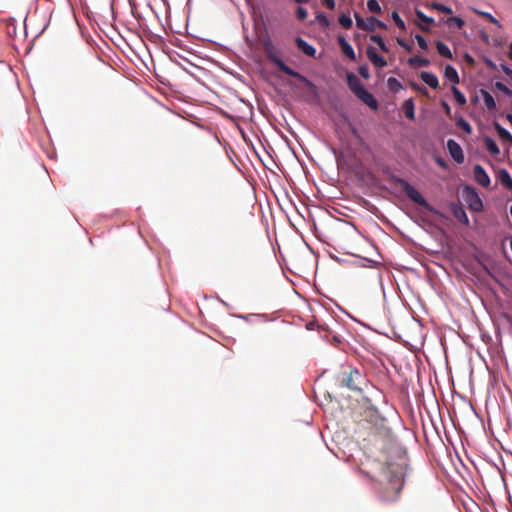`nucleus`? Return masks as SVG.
I'll use <instances>...</instances> for the list:
<instances>
[{"mask_svg": "<svg viewBox=\"0 0 512 512\" xmlns=\"http://www.w3.org/2000/svg\"><path fill=\"white\" fill-rule=\"evenodd\" d=\"M415 39L421 49H423V50L428 49L427 41L425 40V38L423 36H421L420 34H417V35H415Z\"/></svg>", "mask_w": 512, "mask_h": 512, "instance_id": "nucleus-37", "label": "nucleus"}, {"mask_svg": "<svg viewBox=\"0 0 512 512\" xmlns=\"http://www.w3.org/2000/svg\"><path fill=\"white\" fill-rule=\"evenodd\" d=\"M466 59H467L468 61H470V62H473L472 57H471V56H469V55H466Z\"/></svg>", "mask_w": 512, "mask_h": 512, "instance_id": "nucleus-49", "label": "nucleus"}, {"mask_svg": "<svg viewBox=\"0 0 512 512\" xmlns=\"http://www.w3.org/2000/svg\"><path fill=\"white\" fill-rule=\"evenodd\" d=\"M502 69H503L504 73L507 76L512 78V70L510 68H508L507 66L502 65Z\"/></svg>", "mask_w": 512, "mask_h": 512, "instance_id": "nucleus-42", "label": "nucleus"}, {"mask_svg": "<svg viewBox=\"0 0 512 512\" xmlns=\"http://www.w3.org/2000/svg\"><path fill=\"white\" fill-rule=\"evenodd\" d=\"M364 104H366L368 107H370L373 110H376L378 108V103L374 96L363 88H358V93L356 95Z\"/></svg>", "mask_w": 512, "mask_h": 512, "instance_id": "nucleus-8", "label": "nucleus"}, {"mask_svg": "<svg viewBox=\"0 0 512 512\" xmlns=\"http://www.w3.org/2000/svg\"><path fill=\"white\" fill-rule=\"evenodd\" d=\"M370 40L374 43H376L380 50L387 53L389 51L388 47L386 46L383 38L380 35H371Z\"/></svg>", "mask_w": 512, "mask_h": 512, "instance_id": "nucleus-24", "label": "nucleus"}, {"mask_svg": "<svg viewBox=\"0 0 512 512\" xmlns=\"http://www.w3.org/2000/svg\"><path fill=\"white\" fill-rule=\"evenodd\" d=\"M495 88L501 92H503L505 95H507L508 97H511L512 96V90L510 88H508L504 83L502 82H496L495 83Z\"/></svg>", "mask_w": 512, "mask_h": 512, "instance_id": "nucleus-33", "label": "nucleus"}, {"mask_svg": "<svg viewBox=\"0 0 512 512\" xmlns=\"http://www.w3.org/2000/svg\"><path fill=\"white\" fill-rule=\"evenodd\" d=\"M430 7L445 14H452V9L450 7L438 2L431 3Z\"/></svg>", "mask_w": 512, "mask_h": 512, "instance_id": "nucleus-29", "label": "nucleus"}, {"mask_svg": "<svg viewBox=\"0 0 512 512\" xmlns=\"http://www.w3.org/2000/svg\"><path fill=\"white\" fill-rule=\"evenodd\" d=\"M438 163H439L441 166H444V162H442L441 160H438Z\"/></svg>", "mask_w": 512, "mask_h": 512, "instance_id": "nucleus-50", "label": "nucleus"}, {"mask_svg": "<svg viewBox=\"0 0 512 512\" xmlns=\"http://www.w3.org/2000/svg\"><path fill=\"white\" fill-rule=\"evenodd\" d=\"M452 92H453V95H454V98L456 100V102L459 104V105H465L466 104V97L465 95L455 86L452 87Z\"/></svg>", "mask_w": 512, "mask_h": 512, "instance_id": "nucleus-25", "label": "nucleus"}, {"mask_svg": "<svg viewBox=\"0 0 512 512\" xmlns=\"http://www.w3.org/2000/svg\"><path fill=\"white\" fill-rule=\"evenodd\" d=\"M474 12L482 17H484L485 19H487L489 22L493 23V24H496V25H499V22L498 20L493 17L490 13L488 12H483V11H480V10H477V9H474Z\"/></svg>", "mask_w": 512, "mask_h": 512, "instance_id": "nucleus-31", "label": "nucleus"}, {"mask_svg": "<svg viewBox=\"0 0 512 512\" xmlns=\"http://www.w3.org/2000/svg\"><path fill=\"white\" fill-rule=\"evenodd\" d=\"M393 82H397V80L395 78H389L388 79V83L389 85L391 86Z\"/></svg>", "mask_w": 512, "mask_h": 512, "instance_id": "nucleus-47", "label": "nucleus"}, {"mask_svg": "<svg viewBox=\"0 0 512 512\" xmlns=\"http://www.w3.org/2000/svg\"><path fill=\"white\" fill-rule=\"evenodd\" d=\"M338 44H339V46L341 48L342 53L347 58H349L351 61H355L356 60V55H355V52L353 50V47L349 44V42L343 36H339L338 37Z\"/></svg>", "mask_w": 512, "mask_h": 512, "instance_id": "nucleus-9", "label": "nucleus"}, {"mask_svg": "<svg viewBox=\"0 0 512 512\" xmlns=\"http://www.w3.org/2000/svg\"><path fill=\"white\" fill-rule=\"evenodd\" d=\"M509 58L512 60V43L509 45V52H508Z\"/></svg>", "mask_w": 512, "mask_h": 512, "instance_id": "nucleus-44", "label": "nucleus"}, {"mask_svg": "<svg viewBox=\"0 0 512 512\" xmlns=\"http://www.w3.org/2000/svg\"><path fill=\"white\" fill-rule=\"evenodd\" d=\"M408 65L411 68H420V67H428L430 65V61L427 58L421 56H413L408 59Z\"/></svg>", "mask_w": 512, "mask_h": 512, "instance_id": "nucleus-15", "label": "nucleus"}, {"mask_svg": "<svg viewBox=\"0 0 512 512\" xmlns=\"http://www.w3.org/2000/svg\"><path fill=\"white\" fill-rule=\"evenodd\" d=\"M414 102L412 98L407 99L404 101L402 105L403 112L406 116V118L410 120H414L415 118V109H414Z\"/></svg>", "mask_w": 512, "mask_h": 512, "instance_id": "nucleus-17", "label": "nucleus"}, {"mask_svg": "<svg viewBox=\"0 0 512 512\" xmlns=\"http://www.w3.org/2000/svg\"><path fill=\"white\" fill-rule=\"evenodd\" d=\"M338 22L344 29H350L353 24L352 19L346 14H341L338 18Z\"/></svg>", "mask_w": 512, "mask_h": 512, "instance_id": "nucleus-27", "label": "nucleus"}, {"mask_svg": "<svg viewBox=\"0 0 512 512\" xmlns=\"http://www.w3.org/2000/svg\"><path fill=\"white\" fill-rule=\"evenodd\" d=\"M447 149L451 157L458 163L464 162V154L461 146L453 139L447 141Z\"/></svg>", "mask_w": 512, "mask_h": 512, "instance_id": "nucleus-6", "label": "nucleus"}, {"mask_svg": "<svg viewBox=\"0 0 512 512\" xmlns=\"http://www.w3.org/2000/svg\"><path fill=\"white\" fill-rule=\"evenodd\" d=\"M358 72H359L360 76L363 77L364 79H369L370 73H369V67L367 64L361 65L358 68Z\"/></svg>", "mask_w": 512, "mask_h": 512, "instance_id": "nucleus-36", "label": "nucleus"}, {"mask_svg": "<svg viewBox=\"0 0 512 512\" xmlns=\"http://www.w3.org/2000/svg\"><path fill=\"white\" fill-rule=\"evenodd\" d=\"M316 21L323 28H327L330 25V22H329L328 18L326 17V15H324L322 13H320L316 16Z\"/></svg>", "mask_w": 512, "mask_h": 512, "instance_id": "nucleus-34", "label": "nucleus"}, {"mask_svg": "<svg viewBox=\"0 0 512 512\" xmlns=\"http://www.w3.org/2000/svg\"><path fill=\"white\" fill-rule=\"evenodd\" d=\"M367 57L372 62V64L377 68H384L387 66V61L382 56L378 55L374 48L369 47L367 49Z\"/></svg>", "mask_w": 512, "mask_h": 512, "instance_id": "nucleus-10", "label": "nucleus"}, {"mask_svg": "<svg viewBox=\"0 0 512 512\" xmlns=\"http://www.w3.org/2000/svg\"><path fill=\"white\" fill-rule=\"evenodd\" d=\"M473 175H474L475 181L479 185H481L483 187H488L490 185V177L488 176V174L486 173V171L484 170V168L481 165L476 164L473 167Z\"/></svg>", "mask_w": 512, "mask_h": 512, "instance_id": "nucleus-7", "label": "nucleus"}, {"mask_svg": "<svg viewBox=\"0 0 512 512\" xmlns=\"http://www.w3.org/2000/svg\"><path fill=\"white\" fill-rule=\"evenodd\" d=\"M420 29H422L423 31H429L430 28L428 26H424V25H419Z\"/></svg>", "mask_w": 512, "mask_h": 512, "instance_id": "nucleus-46", "label": "nucleus"}, {"mask_svg": "<svg viewBox=\"0 0 512 512\" xmlns=\"http://www.w3.org/2000/svg\"><path fill=\"white\" fill-rule=\"evenodd\" d=\"M436 49H437V52L442 57H445V58H448V59L452 58V52H451L450 48L444 42L437 41L436 42Z\"/></svg>", "mask_w": 512, "mask_h": 512, "instance_id": "nucleus-22", "label": "nucleus"}, {"mask_svg": "<svg viewBox=\"0 0 512 512\" xmlns=\"http://www.w3.org/2000/svg\"><path fill=\"white\" fill-rule=\"evenodd\" d=\"M347 82L349 88L355 95L358 93V88H363V85L360 83L359 79L352 73L347 75Z\"/></svg>", "mask_w": 512, "mask_h": 512, "instance_id": "nucleus-20", "label": "nucleus"}, {"mask_svg": "<svg viewBox=\"0 0 512 512\" xmlns=\"http://www.w3.org/2000/svg\"><path fill=\"white\" fill-rule=\"evenodd\" d=\"M447 22L449 24H452V23L455 24L458 29H461L465 24L464 20L457 16H452V17L448 18Z\"/></svg>", "mask_w": 512, "mask_h": 512, "instance_id": "nucleus-35", "label": "nucleus"}, {"mask_svg": "<svg viewBox=\"0 0 512 512\" xmlns=\"http://www.w3.org/2000/svg\"><path fill=\"white\" fill-rule=\"evenodd\" d=\"M367 8L372 13H381V7L377 0H368Z\"/></svg>", "mask_w": 512, "mask_h": 512, "instance_id": "nucleus-30", "label": "nucleus"}, {"mask_svg": "<svg viewBox=\"0 0 512 512\" xmlns=\"http://www.w3.org/2000/svg\"><path fill=\"white\" fill-rule=\"evenodd\" d=\"M411 86H412L415 90H417V91H419V92H421V93H427V89H426L425 87H423V86H419L418 84H416V83H414V82H412V83H411Z\"/></svg>", "mask_w": 512, "mask_h": 512, "instance_id": "nucleus-40", "label": "nucleus"}, {"mask_svg": "<svg viewBox=\"0 0 512 512\" xmlns=\"http://www.w3.org/2000/svg\"><path fill=\"white\" fill-rule=\"evenodd\" d=\"M484 144H485L486 149L490 152V154L496 156L500 153V150H499L496 142L492 138L485 137Z\"/></svg>", "mask_w": 512, "mask_h": 512, "instance_id": "nucleus-23", "label": "nucleus"}, {"mask_svg": "<svg viewBox=\"0 0 512 512\" xmlns=\"http://www.w3.org/2000/svg\"><path fill=\"white\" fill-rule=\"evenodd\" d=\"M396 182L400 185L402 192L405 193L410 200L427 210H431L429 203L414 186L400 178H398Z\"/></svg>", "mask_w": 512, "mask_h": 512, "instance_id": "nucleus-4", "label": "nucleus"}, {"mask_svg": "<svg viewBox=\"0 0 512 512\" xmlns=\"http://www.w3.org/2000/svg\"><path fill=\"white\" fill-rule=\"evenodd\" d=\"M358 427L368 449L374 448L385 454L395 451L401 461L394 464L388 458L385 462L368 458L362 464L360 471L373 481L380 483L387 481L391 489L399 492L403 483L405 455L397 445L395 435L388 427L386 419L380 416L376 410L367 409L364 411V417Z\"/></svg>", "mask_w": 512, "mask_h": 512, "instance_id": "nucleus-1", "label": "nucleus"}, {"mask_svg": "<svg viewBox=\"0 0 512 512\" xmlns=\"http://www.w3.org/2000/svg\"><path fill=\"white\" fill-rule=\"evenodd\" d=\"M265 51L267 52V55H268V58L270 59V61H272L274 64H276L280 71L284 72L285 74H287L291 77L297 78L299 81L303 82L307 86L311 96L314 99L319 98L318 88L312 81H310L304 75L300 74L299 72H297V71L291 69L289 66H287L279 57H277L270 51V47H265Z\"/></svg>", "mask_w": 512, "mask_h": 512, "instance_id": "nucleus-2", "label": "nucleus"}, {"mask_svg": "<svg viewBox=\"0 0 512 512\" xmlns=\"http://www.w3.org/2000/svg\"><path fill=\"white\" fill-rule=\"evenodd\" d=\"M354 18L356 20V26L361 30L372 32L376 27L386 29L385 23L375 17H368L364 20L359 13L354 12Z\"/></svg>", "mask_w": 512, "mask_h": 512, "instance_id": "nucleus-5", "label": "nucleus"}, {"mask_svg": "<svg viewBox=\"0 0 512 512\" xmlns=\"http://www.w3.org/2000/svg\"><path fill=\"white\" fill-rule=\"evenodd\" d=\"M452 213L453 216L461 223L465 225H469V219L467 217V214L462 206L460 205H453L452 206Z\"/></svg>", "mask_w": 512, "mask_h": 512, "instance_id": "nucleus-14", "label": "nucleus"}, {"mask_svg": "<svg viewBox=\"0 0 512 512\" xmlns=\"http://www.w3.org/2000/svg\"><path fill=\"white\" fill-rule=\"evenodd\" d=\"M456 125L457 127H459L460 129H462L466 134H471L472 133V127L471 125L462 117H460L457 121H456Z\"/></svg>", "mask_w": 512, "mask_h": 512, "instance_id": "nucleus-26", "label": "nucleus"}, {"mask_svg": "<svg viewBox=\"0 0 512 512\" xmlns=\"http://www.w3.org/2000/svg\"><path fill=\"white\" fill-rule=\"evenodd\" d=\"M415 14H416L417 18H418L421 22L425 23V24H426V25H428V26L434 23V19H433L432 17H429V16L425 15V14H424L421 10H419V9H416V10H415Z\"/></svg>", "mask_w": 512, "mask_h": 512, "instance_id": "nucleus-28", "label": "nucleus"}, {"mask_svg": "<svg viewBox=\"0 0 512 512\" xmlns=\"http://www.w3.org/2000/svg\"><path fill=\"white\" fill-rule=\"evenodd\" d=\"M444 76H445V78H447L449 81H451L454 84H458L460 81L456 69L451 65H447L445 67Z\"/></svg>", "mask_w": 512, "mask_h": 512, "instance_id": "nucleus-19", "label": "nucleus"}, {"mask_svg": "<svg viewBox=\"0 0 512 512\" xmlns=\"http://www.w3.org/2000/svg\"><path fill=\"white\" fill-rule=\"evenodd\" d=\"M498 179L503 186L512 190V177L507 170L501 169L498 173Z\"/></svg>", "mask_w": 512, "mask_h": 512, "instance_id": "nucleus-18", "label": "nucleus"}, {"mask_svg": "<svg viewBox=\"0 0 512 512\" xmlns=\"http://www.w3.org/2000/svg\"><path fill=\"white\" fill-rule=\"evenodd\" d=\"M337 381L340 386L356 391L361 390L360 385L364 382V376L357 368L346 367L338 373Z\"/></svg>", "mask_w": 512, "mask_h": 512, "instance_id": "nucleus-3", "label": "nucleus"}, {"mask_svg": "<svg viewBox=\"0 0 512 512\" xmlns=\"http://www.w3.org/2000/svg\"><path fill=\"white\" fill-rule=\"evenodd\" d=\"M480 94L483 98L486 108L489 111H494L496 109V103H495L493 96L485 89H481Z\"/></svg>", "mask_w": 512, "mask_h": 512, "instance_id": "nucleus-16", "label": "nucleus"}, {"mask_svg": "<svg viewBox=\"0 0 512 512\" xmlns=\"http://www.w3.org/2000/svg\"><path fill=\"white\" fill-rule=\"evenodd\" d=\"M298 4H305L308 3L309 0H294Z\"/></svg>", "mask_w": 512, "mask_h": 512, "instance_id": "nucleus-45", "label": "nucleus"}, {"mask_svg": "<svg viewBox=\"0 0 512 512\" xmlns=\"http://www.w3.org/2000/svg\"><path fill=\"white\" fill-rule=\"evenodd\" d=\"M468 203H469V207L470 209H472L473 211H481L482 210V201L481 199L479 198L478 194L475 192V191H469L468 192Z\"/></svg>", "mask_w": 512, "mask_h": 512, "instance_id": "nucleus-12", "label": "nucleus"}, {"mask_svg": "<svg viewBox=\"0 0 512 512\" xmlns=\"http://www.w3.org/2000/svg\"><path fill=\"white\" fill-rule=\"evenodd\" d=\"M296 15L299 20H305L308 16V12L305 8L298 7V9L296 11Z\"/></svg>", "mask_w": 512, "mask_h": 512, "instance_id": "nucleus-38", "label": "nucleus"}, {"mask_svg": "<svg viewBox=\"0 0 512 512\" xmlns=\"http://www.w3.org/2000/svg\"><path fill=\"white\" fill-rule=\"evenodd\" d=\"M323 1L328 9L333 10L335 8L334 0H323Z\"/></svg>", "mask_w": 512, "mask_h": 512, "instance_id": "nucleus-41", "label": "nucleus"}, {"mask_svg": "<svg viewBox=\"0 0 512 512\" xmlns=\"http://www.w3.org/2000/svg\"><path fill=\"white\" fill-rule=\"evenodd\" d=\"M507 120L510 122L511 126H512V114H508L506 116Z\"/></svg>", "mask_w": 512, "mask_h": 512, "instance_id": "nucleus-48", "label": "nucleus"}, {"mask_svg": "<svg viewBox=\"0 0 512 512\" xmlns=\"http://www.w3.org/2000/svg\"><path fill=\"white\" fill-rule=\"evenodd\" d=\"M392 19L399 29L405 30V28H406L405 23L396 11L392 12Z\"/></svg>", "mask_w": 512, "mask_h": 512, "instance_id": "nucleus-32", "label": "nucleus"}, {"mask_svg": "<svg viewBox=\"0 0 512 512\" xmlns=\"http://www.w3.org/2000/svg\"><path fill=\"white\" fill-rule=\"evenodd\" d=\"M443 106L445 108L446 114L449 115L450 111H451L450 106L447 103H445V102H443Z\"/></svg>", "mask_w": 512, "mask_h": 512, "instance_id": "nucleus-43", "label": "nucleus"}, {"mask_svg": "<svg viewBox=\"0 0 512 512\" xmlns=\"http://www.w3.org/2000/svg\"><path fill=\"white\" fill-rule=\"evenodd\" d=\"M397 43L399 46L403 47L408 52L412 50V46L407 44L406 41L401 38H397Z\"/></svg>", "mask_w": 512, "mask_h": 512, "instance_id": "nucleus-39", "label": "nucleus"}, {"mask_svg": "<svg viewBox=\"0 0 512 512\" xmlns=\"http://www.w3.org/2000/svg\"><path fill=\"white\" fill-rule=\"evenodd\" d=\"M295 43L297 45V48L301 50L304 54H306L309 57H314L316 54V49L314 46L310 45L308 42H306L301 37H297L295 39Z\"/></svg>", "mask_w": 512, "mask_h": 512, "instance_id": "nucleus-11", "label": "nucleus"}, {"mask_svg": "<svg viewBox=\"0 0 512 512\" xmlns=\"http://www.w3.org/2000/svg\"><path fill=\"white\" fill-rule=\"evenodd\" d=\"M494 128L502 140L512 143V135L508 130L502 127L498 122L494 123Z\"/></svg>", "mask_w": 512, "mask_h": 512, "instance_id": "nucleus-21", "label": "nucleus"}, {"mask_svg": "<svg viewBox=\"0 0 512 512\" xmlns=\"http://www.w3.org/2000/svg\"><path fill=\"white\" fill-rule=\"evenodd\" d=\"M421 80L430 86L432 89H437L439 86L438 78L435 74L427 71H423L420 74Z\"/></svg>", "mask_w": 512, "mask_h": 512, "instance_id": "nucleus-13", "label": "nucleus"}]
</instances>
